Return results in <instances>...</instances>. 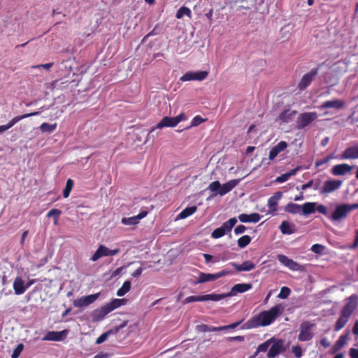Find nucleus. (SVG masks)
<instances>
[{"mask_svg": "<svg viewBox=\"0 0 358 358\" xmlns=\"http://www.w3.org/2000/svg\"><path fill=\"white\" fill-rule=\"evenodd\" d=\"M277 259L281 264L284 265L292 271H302L305 270L303 266L299 264L296 262H294L293 259L288 258L285 255H278L277 256Z\"/></svg>", "mask_w": 358, "mask_h": 358, "instance_id": "nucleus-9", "label": "nucleus"}, {"mask_svg": "<svg viewBox=\"0 0 358 358\" xmlns=\"http://www.w3.org/2000/svg\"><path fill=\"white\" fill-rule=\"evenodd\" d=\"M239 179L231 180L226 183L221 185L218 180L212 182L208 187V189L214 192L213 195L220 194L224 196L231 192L236 186L238 185Z\"/></svg>", "mask_w": 358, "mask_h": 358, "instance_id": "nucleus-3", "label": "nucleus"}, {"mask_svg": "<svg viewBox=\"0 0 358 358\" xmlns=\"http://www.w3.org/2000/svg\"><path fill=\"white\" fill-rule=\"evenodd\" d=\"M357 308L358 295L353 294L347 297L345 299V303L341 311V315L334 325V330L339 331L343 329Z\"/></svg>", "mask_w": 358, "mask_h": 358, "instance_id": "nucleus-2", "label": "nucleus"}, {"mask_svg": "<svg viewBox=\"0 0 358 358\" xmlns=\"http://www.w3.org/2000/svg\"><path fill=\"white\" fill-rule=\"evenodd\" d=\"M262 216L257 213H253L251 214L242 213L238 215V220L241 222L248 223H257L261 220Z\"/></svg>", "mask_w": 358, "mask_h": 358, "instance_id": "nucleus-22", "label": "nucleus"}, {"mask_svg": "<svg viewBox=\"0 0 358 358\" xmlns=\"http://www.w3.org/2000/svg\"><path fill=\"white\" fill-rule=\"evenodd\" d=\"M24 349V345L22 343H19L15 348L13 350L11 357L12 358H18Z\"/></svg>", "mask_w": 358, "mask_h": 358, "instance_id": "nucleus-48", "label": "nucleus"}, {"mask_svg": "<svg viewBox=\"0 0 358 358\" xmlns=\"http://www.w3.org/2000/svg\"><path fill=\"white\" fill-rule=\"evenodd\" d=\"M127 323H128V321H124L120 325L117 326V327H114L113 329L104 332L103 334H102L100 336H99L96 338V343L98 345L101 344L102 343H103L104 341H106L108 339V336L110 334H116L121 329L125 327L127 325Z\"/></svg>", "mask_w": 358, "mask_h": 358, "instance_id": "nucleus-18", "label": "nucleus"}, {"mask_svg": "<svg viewBox=\"0 0 358 358\" xmlns=\"http://www.w3.org/2000/svg\"><path fill=\"white\" fill-rule=\"evenodd\" d=\"M317 118V114L315 112H305L301 113L296 121V128L303 129L308 127Z\"/></svg>", "mask_w": 358, "mask_h": 358, "instance_id": "nucleus-5", "label": "nucleus"}, {"mask_svg": "<svg viewBox=\"0 0 358 358\" xmlns=\"http://www.w3.org/2000/svg\"><path fill=\"white\" fill-rule=\"evenodd\" d=\"M100 293H96L94 294H90L85 296H82L73 301V305L76 307H84L87 306L92 303H93L99 296Z\"/></svg>", "mask_w": 358, "mask_h": 358, "instance_id": "nucleus-15", "label": "nucleus"}, {"mask_svg": "<svg viewBox=\"0 0 358 358\" xmlns=\"http://www.w3.org/2000/svg\"><path fill=\"white\" fill-rule=\"evenodd\" d=\"M251 241V238L248 235H244L238 238V245L241 248H243L250 244Z\"/></svg>", "mask_w": 358, "mask_h": 358, "instance_id": "nucleus-43", "label": "nucleus"}, {"mask_svg": "<svg viewBox=\"0 0 358 358\" xmlns=\"http://www.w3.org/2000/svg\"><path fill=\"white\" fill-rule=\"evenodd\" d=\"M73 186V181L71 179H68L66 183V187L63 190V196L64 198L69 196L70 192H71Z\"/></svg>", "mask_w": 358, "mask_h": 358, "instance_id": "nucleus-44", "label": "nucleus"}, {"mask_svg": "<svg viewBox=\"0 0 358 358\" xmlns=\"http://www.w3.org/2000/svg\"><path fill=\"white\" fill-rule=\"evenodd\" d=\"M220 301V296L217 294L213 293L210 294H205L201 296H189L185 300V303H192L195 301Z\"/></svg>", "mask_w": 358, "mask_h": 358, "instance_id": "nucleus-17", "label": "nucleus"}, {"mask_svg": "<svg viewBox=\"0 0 358 358\" xmlns=\"http://www.w3.org/2000/svg\"><path fill=\"white\" fill-rule=\"evenodd\" d=\"M285 210L291 214H297L301 213V206L299 204L290 202L285 206Z\"/></svg>", "mask_w": 358, "mask_h": 358, "instance_id": "nucleus-36", "label": "nucleus"}, {"mask_svg": "<svg viewBox=\"0 0 358 358\" xmlns=\"http://www.w3.org/2000/svg\"><path fill=\"white\" fill-rule=\"evenodd\" d=\"M108 256V248L103 245H100L96 252L91 257L92 262H96L103 257Z\"/></svg>", "mask_w": 358, "mask_h": 358, "instance_id": "nucleus-30", "label": "nucleus"}, {"mask_svg": "<svg viewBox=\"0 0 358 358\" xmlns=\"http://www.w3.org/2000/svg\"><path fill=\"white\" fill-rule=\"evenodd\" d=\"M230 273V271L227 270H222L218 273L211 274V273H200L198 277V279L196 281V284L203 283L209 281H214L221 277L227 275Z\"/></svg>", "mask_w": 358, "mask_h": 358, "instance_id": "nucleus-10", "label": "nucleus"}, {"mask_svg": "<svg viewBox=\"0 0 358 358\" xmlns=\"http://www.w3.org/2000/svg\"><path fill=\"white\" fill-rule=\"evenodd\" d=\"M350 204L343 203L336 207L335 210L331 215V220L337 221L347 217L350 212Z\"/></svg>", "mask_w": 358, "mask_h": 358, "instance_id": "nucleus-13", "label": "nucleus"}, {"mask_svg": "<svg viewBox=\"0 0 358 358\" xmlns=\"http://www.w3.org/2000/svg\"><path fill=\"white\" fill-rule=\"evenodd\" d=\"M270 346L271 347L267 353L268 358H275L286 350L285 340L283 339H276L274 337V340L272 341Z\"/></svg>", "mask_w": 358, "mask_h": 358, "instance_id": "nucleus-6", "label": "nucleus"}, {"mask_svg": "<svg viewBox=\"0 0 358 358\" xmlns=\"http://www.w3.org/2000/svg\"><path fill=\"white\" fill-rule=\"evenodd\" d=\"M317 210L322 213V215H327V208L324 205H319L317 207Z\"/></svg>", "mask_w": 358, "mask_h": 358, "instance_id": "nucleus-60", "label": "nucleus"}, {"mask_svg": "<svg viewBox=\"0 0 358 358\" xmlns=\"http://www.w3.org/2000/svg\"><path fill=\"white\" fill-rule=\"evenodd\" d=\"M142 271H143V268L139 267L134 273H132L131 275L134 278H137V277H138L139 275H141Z\"/></svg>", "mask_w": 358, "mask_h": 358, "instance_id": "nucleus-62", "label": "nucleus"}, {"mask_svg": "<svg viewBox=\"0 0 358 358\" xmlns=\"http://www.w3.org/2000/svg\"><path fill=\"white\" fill-rule=\"evenodd\" d=\"M196 210L197 207L196 206L187 207L178 215V217L180 219L187 218V217L194 214L196 211Z\"/></svg>", "mask_w": 358, "mask_h": 358, "instance_id": "nucleus-38", "label": "nucleus"}, {"mask_svg": "<svg viewBox=\"0 0 358 358\" xmlns=\"http://www.w3.org/2000/svg\"><path fill=\"white\" fill-rule=\"evenodd\" d=\"M292 351L294 353L296 358H301L303 355L302 349L299 345L292 346Z\"/></svg>", "mask_w": 358, "mask_h": 358, "instance_id": "nucleus-51", "label": "nucleus"}, {"mask_svg": "<svg viewBox=\"0 0 358 358\" xmlns=\"http://www.w3.org/2000/svg\"><path fill=\"white\" fill-rule=\"evenodd\" d=\"M237 222L236 217L230 218L228 221L222 224L221 227L225 230V232H230L232 228L235 226Z\"/></svg>", "mask_w": 358, "mask_h": 358, "instance_id": "nucleus-39", "label": "nucleus"}, {"mask_svg": "<svg viewBox=\"0 0 358 358\" xmlns=\"http://www.w3.org/2000/svg\"><path fill=\"white\" fill-rule=\"evenodd\" d=\"M315 327V324L309 321L302 322L299 327L298 340L301 342L310 341L314 336L313 330Z\"/></svg>", "mask_w": 358, "mask_h": 358, "instance_id": "nucleus-4", "label": "nucleus"}, {"mask_svg": "<svg viewBox=\"0 0 358 358\" xmlns=\"http://www.w3.org/2000/svg\"><path fill=\"white\" fill-rule=\"evenodd\" d=\"M320 185H321V179H320L318 178H314V179H312V180H309L308 182L303 184L301 186V189L302 190H306L308 188L313 187V189L317 190V189H320Z\"/></svg>", "mask_w": 358, "mask_h": 358, "instance_id": "nucleus-35", "label": "nucleus"}, {"mask_svg": "<svg viewBox=\"0 0 358 358\" xmlns=\"http://www.w3.org/2000/svg\"><path fill=\"white\" fill-rule=\"evenodd\" d=\"M343 184L341 180H327L322 187L320 189V194H328L338 189Z\"/></svg>", "mask_w": 358, "mask_h": 358, "instance_id": "nucleus-12", "label": "nucleus"}, {"mask_svg": "<svg viewBox=\"0 0 358 358\" xmlns=\"http://www.w3.org/2000/svg\"><path fill=\"white\" fill-rule=\"evenodd\" d=\"M53 64H54L53 62H50V63H47V64H38V65L33 66L32 68L39 69V68L42 67L46 70H49L53 66Z\"/></svg>", "mask_w": 358, "mask_h": 358, "instance_id": "nucleus-55", "label": "nucleus"}, {"mask_svg": "<svg viewBox=\"0 0 358 358\" xmlns=\"http://www.w3.org/2000/svg\"><path fill=\"white\" fill-rule=\"evenodd\" d=\"M110 313L106 306H103L100 308L96 309L92 312V317L93 321L98 322L102 320L106 315Z\"/></svg>", "mask_w": 358, "mask_h": 358, "instance_id": "nucleus-28", "label": "nucleus"}, {"mask_svg": "<svg viewBox=\"0 0 358 358\" xmlns=\"http://www.w3.org/2000/svg\"><path fill=\"white\" fill-rule=\"evenodd\" d=\"M131 289V282L129 280L125 281L122 287L117 291L118 296H122L126 294Z\"/></svg>", "mask_w": 358, "mask_h": 358, "instance_id": "nucleus-42", "label": "nucleus"}, {"mask_svg": "<svg viewBox=\"0 0 358 358\" xmlns=\"http://www.w3.org/2000/svg\"><path fill=\"white\" fill-rule=\"evenodd\" d=\"M66 335V331H50L46 333L42 341H60Z\"/></svg>", "mask_w": 358, "mask_h": 358, "instance_id": "nucleus-20", "label": "nucleus"}, {"mask_svg": "<svg viewBox=\"0 0 358 358\" xmlns=\"http://www.w3.org/2000/svg\"><path fill=\"white\" fill-rule=\"evenodd\" d=\"M331 159H332L331 156H327L322 159L317 160L315 163V167L321 166L322 165L328 163Z\"/></svg>", "mask_w": 358, "mask_h": 358, "instance_id": "nucleus-53", "label": "nucleus"}, {"mask_svg": "<svg viewBox=\"0 0 358 358\" xmlns=\"http://www.w3.org/2000/svg\"><path fill=\"white\" fill-rule=\"evenodd\" d=\"M241 322H237L231 324L229 325L220 327L218 328H219V330L227 329H234V328L237 327L241 324Z\"/></svg>", "mask_w": 358, "mask_h": 358, "instance_id": "nucleus-57", "label": "nucleus"}, {"mask_svg": "<svg viewBox=\"0 0 358 358\" xmlns=\"http://www.w3.org/2000/svg\"><path fill=\"white\" fill-rule=\"evenodd\" d=\"M121 222L125 225H136L139 222L138 218L136 216L123 217Z\"/></svg>", "mask_w": 358, "mask_h": 358, "instance_id": "nucleus-45", "label": "nucleus"}, {"mask_svg": "<svg viewBox=\"0 0 358 358\" xmlns=\"http://www.w3.org/2000/svg\"><path fill=\"white\" fill-rule=\"evenodd\" d=\"M345 336H341L338 340L336 341V345H338V347H343L345 343Z\"/></svg>", "mask_w": 358, "mask_h": 358, "instance_id": "nucleus-58", "label": "nucleus"}, {"mask_svg": "<svg viewBox=\"0 0 358 358\" xmlns=\"http://www.w3.org/2000/svg\"><path fill=\"white\" fill-rule=\"evenodd\" d=\"M287 148V143L285 141H282L279 142L270 150L268 159L270 160H273L280 152L284 151Z\"/></svg>", "mask_w": 358, "mask_h": 358, "instance_id": "nucleus-23", "label": "nucleus"}, {"mask_svg": "<svg viewBox=\"0 0 358 358\" xmlns=\"http://www.w3.org/2000/svg\"><path fill=\"white\" fill-rule=\"evenodd\" d=\"M349 355L351 358H358V349L350 348L349 351Z\"/></svg>", "mask_w": 358, "mask_h": 358, "instance_id": "nucleus-59", "label": "nucleus"}, {"mask_svg": "<svg viewBox=\"0 0 358 358\" xmlns=\"http://www.w3.org/2000/svg\"><path fill=\"white\" fill-rule=\"evenodd\" d=\"M324 249H325V247L324 245H322L321 244L316 243V244H314L312 245L310 250L314 253L320 255L323 252Z\"/></svg>", "mask_w": 358, "mask_h": 358, "instance_id": "nucleus-50", "label": "nucleus"}, {"mask_svg": "<svg viewBox=\"0 0 358 358\" xmlns=\"http://www.w3.org/2000/svg\"><path fill=\"white\" fill-rule=\"evenodd\" d=\"M297 113L296 110L287 109L279 115V120L285 123H288L292 120L293 117Z\"/></svg>", "mask_w": 358, "mask_h": 358, "instance_id": "nucleus-29", "label": "nucleus"}, {"mask_svg": "<svg viewBox=\"0 0 358 358\" xmlns=\"http://www.w3.org/2000/svg\"><path fill=\"white\" fill-rule=\"evenodd\" d=\"M317 74V69H313L310 71L304 74L298 85V88L300 90L306 89L310 85Z\"/></svg>", "mask_w": 358, "mask_h": 358, "instance_id": "nucleus-14", "label": "nucleus"}, {"mask_svg": "<svg viewBox=\"0 0 358 358\" xmlns=\"http://www.w3.org/2000/svg\"><path fill=\"white\" fill-rule=\"evenodd\" d=\"M184 15L187 16L189 19L192 17L191 10L186 6H182L178 10L176 17L181 19Z\"/></svg>", "mask_w": 358, "mask_h": 358, "instance_id": "nucleus-37", "label": "nucleus"}, {"mask_svg": "<svg viewBox=\"0 0 358 358\" xmlns=\"http://www.w3.org/2000/svg\"><path fill=\"white\" fill-rule=\"evenodd\" d=\"M28 286L24 285V282L20 277H16L13 282V289L17 295L22 294L25 292Z\"/></svg>", "mask_w": 358, "mask_h": 358, "instance_id": "nucleus-27", "label": "nucleus"}, {"mask_svg": "<svg viewBox=\"0 0 358 358\" xmlns=\"http://www.w3.org/2000/svg\"><path fill=\"white\" fill-rule=\"evenodd\" d=\"M127 301V300L125 299H113L110 302L106 303V306L110 313L115 309L125 305Z\"/></svg>", "mask_w": 358, "mask_h": 358, "instance_id": "nucleus-32", "label": "nucleus"}, {"mask_svg": "<svg viewBox=\"0 0 358 358\" xmlns=\"http://www.w3.org/2000/svg\"><path fill=\"white\" fill-rule=\"evenodd\" d=\"M352 169V166L347 164H341L334 166L331 169V173L334 176H343L347 172H350Z\"/></svg>", "mask_w": 358, "mask_h": 358, "instance_id": "nucleus-24", "label": "nucleus"}, {"mask_svg": "<svg viewBox=\"0 0 358 358\" xmlns=\"http://www.w3.org/2000/svg\"><path fill=\"white\" fill-rule=\"evenodd\" d=\"M203 121H204V120L201 117H200L199 115H197L192 119V126H194V127L198 126L200 124H201Z\"/></svg>", "mask_w": 358, "mask_h": 358, "instance_id": "nucleus-54", "label": "nucleus"}, {"mask_svg": "<svg viewBox=\"0 0 358 358\" xmlns=\"http://www.w3.org/2000/svg\"><path fill=\"white\" fill-rule=\"evenodd\" d=\"M345 102L343 100L336 99L323 102L320 108L321 109L332 108L337 110H340L343 108L345 107Z\"/></svg>", "mask_w": 358, "mask_h": 358, "instance_id": "nucleus-19", "label": "nucleus"}, {"mask_svg": "<svg viewBox=\"0 0 358 358\" xmlns=\"http://www.w3.org/2000/svg\"><path fill=\"white\" fill-rule=\"evenodd\" d=\"M279 229L282 234H292L296 232L295 226L289 224L287 221H282Z\"/></svg>", "mask_w": 358, "mask_h": 358, "instance_id": "nucleus-31", "label": "nucleus"}, {"mask_svg": "<svg viewBox=\"0 0 358 358\" xmlns=\"http://www.w3.org/2000/svg\"><path fill=\"white\" fill-rule=\"evenodd\" d=\"M56 128H57L56 123L50 124L47 122H43L40 126V129L43 133L46 132V133L50 134V133L53 132Z\"/></svg>", "mask_w": 358, "mask_h": 358, "instance_id": "nucleus-41", "label": "nucleus"}, {"mask_svg": "<svg viewBox=\"0 0 358 358\" xmlns=\"http://www.w3.org/2000/svg\"><path fill=\"white\" fill-rule=\"evenodd\" d=\"M352 333L355 336H358V320L355 322L352 327Z\"/></svg>", "mask_w": 358, "mask_h": 358, "instance_id": "nucleus-64", "label": "nucleus"}, {"mask_svg": "<svg viewBox=\"0 0 358 358\" xmlns=\"http://www.w3.org/2000/svg\"><path fill=\"white\" fill-rule=\"evenodd\" d=\"M213 9L210 8L209 10V11L207 13H206V15H205L206 17L208 19V20L210 22H211L213 20Z\"/></svg>", "mask_w": 358, "mask_h": 358, "instance_id": "nucleus-63", "label": "nucleus"}, {"mask_svg": "<svg viewBox=\"0 0 358 358\" xmlns=\"http://www.w3.org/2000/svg\"><path fill=\"white\" fill-rule=\"evenodd\" d=\"M208 76L207 71H188L186 72L182 76L180 77V80L182 82L198 80L202 81L205 80Z\"/></svg>", "mask_w": 358, "mask_h": 358, "instance_id": "nucleus-11", "label": "nucleus"}, {"mask_svg": "<svg viewBox=\"0 0 358 358\" xmlns=\"http://www.w3.org/2000/svg\"><path fill=\"white\" fill-rule=\"evenodd\" d=\"M61 213H62L61 210L56 209V208H53L48 213L47 217H54L55 224H57L59 220V217L61 215Z\"/></svg>", "mask_w": 358, "mask_h": 358, "instance_id": "nucleus-46", "label": "nucleus"}, {"mask_svg": "<svg viewBox=\"0 0 358 358\" xmlns=\"http://www.w3.org/2000/svg\"><path fill=\"white\" fill-rule=\"evenodd\" d=\"M230 264L236 269V271H250L253 270L256 265L251 261H245L241 264L235 262H231Z\"/></svg>", "mask_w": 358, "mask_h": 358, "instance_id": "nucleus-21", "label": "nucleus"}, {"mask_svg": "<svg viewBox=\"0 0 358 358\" xmlns=\"http://www.w3.org/2000/svg\"><path fill=\"white\" fill-rule=\"evenodd\" d=\"M197 329L200 331L206 332V331H219L218 327H213L212 329H210L208 325L206 324H201L197 326Z\"/></svg>", "mask_w": 358, "mask_h": 358, "instance_id": "nucleus-52", "label": "nucleus"}, {"mask_svg": "<svg viewBox=\"0 0 358 358\" xmlns=\"http://www.w3.org/2000/svg\"><path fill=\"white\" fill-rule=\"evenodd\" d=\"M301 210H302L303 214H304V215L313 213H314V211L315 210V203H310V202L305 203L302 206Z\"/></svg>", "mask_w": 358, "mask_h": 358, "instance_id": "nucleus-40", "label": "nucleus"}, {"mask_svg": "<svg viewBox=\"0 0 358 358\" xmlns=\"http://www.w3.org/2000/svg\"><path fill=\"white\" fill-rule=\"evenodd\" d=\"M251 288L252 285L250 283H238L234 285L229 292L225 294H217V296H220V300H222L228 296H235L238 293L245 292Z\"/></svg>", "mask_w": 358, "mask_h": 358, "instance_id": "nucleus-8", "label": "nucleus"}, {"mask_svg": "<svg viewBox=\"0 0 358 358\" xmlns=\"http://www.w3.org/2000/svg\"><path fill=\"white\" fill-rule=\"evenodd\" d=\"M245 230H246L245 226L241 224V225L237 226L235 228L234 233L238 235V234L244 233Z\"/></svg>", "mask_w": 358, "mask_h": 358, "instance_id": "nucleus-56", "label": "nucleus"}, {"mask_svg": "<svg viewBox=\"0 0 358 358\" xmlns=\"http://www.w3.org/2000/svg\"><path fill=\"white\" fill-rule=\"evenodd\" d=\"M357 158H358V145L346 148L341 157V159Z\"/></svg>", "mask_w": 358, "mask_h": 358, "instance_id": "nucleus-25", "label": "nucleus"}, {"mask_svg": "<svg viewBox=\"0 0 358 358\" xmlns=\"http://www.w3.org/2000/svg\"><path fill=\"white\" fill-rule=\"evenodd\" d=\"M38 114H39V112H33V113H30L24 114L22 115L15 116L10 121H9L7 124L0 126V134H2L5 131L9 129L19 121H20L24 118L29 117L37 115Z\"/></svg>", "mask_w": 358, "mask_h": 358, "instance_id": "nucleus-16", "label": "nucleus"}, {"mask_svg": "<svg viewBox=\"0 0 358 358\" xmlns=\"http://www.w3.org/2000/svg\"><path fill=\"white\" fill-rule=\"evenodd\" d=\"M119 252H120L119 248L110 250L108 248V256H114V255H117Z\"/></svg>", "mask_w": 358, "mask_h": 358, "instance_id": "nucleus-61", "label": "nucleus"}, {"mask_svg": "<svg viewBox=\"0 0 358 358\" xmlns=\"http://www.w3.org/2000/svg\"><path fill=\"white\" fill-rule=\"evenodd\" d=\"M184 120H185V115L183 113H180L178 116L173 117L166 116L162 119L155 128L162 129L163 127H174Z\"/></svg>", "mask_w": 358, "mask_h": 358, "instance_id": "nucleus-7", "label": "nucleus"}, {"mask_svg": "<svg viewBox=\"0 0 358 358\" xmlns=\"http://www.w3.org/2000/svg\"><path fill=\"white\" fill-rule=\"evenodd\" d=\"M282 194L281 192H276L268 200V206L269 211L274 213L277 210V205L278 201L281 199Z\"/></svg>", "mask_w": 358, "mask_h": 358, "instance_id": "nucleus-26", "label": "nucleus"}, {"mask_svg": "<svg viewBox=\"0 0 358 358\" xmlns=\"http://www.w3.org/2000/svg\"><path fill=\"white\" fill-rule=\"evenodd\" d=\"M226 234L225 230L220 227L212 232L211 236L213 238H219L224 236Z\"/></svg>", "mask_w": 358, "mask_h": 358, "instance_id": "nucleus-47", "label": "nucleus"}, {"mask_svg": "<svg viewBox=\"0 0 358 358\" xmlns=\"http://www.w3.org/2000/svg\"><path fill=\"white\" fill-rule=\"evenodd\" d=\"M291 290L287 287H282L280 289V293L278 295V297L282 299H287L289 295Z\"/></svg>", "mask_w": 358, "mask_h": 358, "instance_id": "nucleus-49", "label": "nucleus"}, {"mask_svg": "<svg viewBox=\"0 0 358 358\" xmlns=\"http://www.w3.org/2000/svg\"><path fill=\"white\" fill-rule=\"evenodd\" d=\"M281 312V306L276 305L268 310H264L258 315L250 318L245 324L247 328L252 329L266 327L273 322Z\"/></svg>", "mask_w": 358, "mask_h": 358, "instance_id": "nucleus-1", "label": "nucleus"}, {"mask_svg": "<svg viewBox=\"0 0 358 358\" xmlns=\"http://www.w3.org/2000/svg\"><path fill=\"white\" fill-rule=\"evenodd\" d=\"M274 337H272L263 343L260 344L257 348L254 355L252 356L251 358H255L257 356V355L259 352H265L268 350V348L270 347L271 344L272 343V341H273Z\"/></svg>", "mask_w": 358, "mask_h": 358, "instance_id": "nucleus-34", "label": "nucleus"}, {"mask_svg": "<svg viewBox=\"0 0 358 358\" xmlns=\"http://www.w3.org/2000/svg\"><path fill=\"white\" fill-rule=\"evenodd\" d=\"M299 169L300 166H297L296 168L292 169L290 171L282 174L275 178V182L278 183H282L286 182L290 178L291 176H294Z\"/></svg>", "mask_w": 358, "mask_h": 358, "instance_id": "nucleus-33", "label": "nucleus"}]
</instances>
